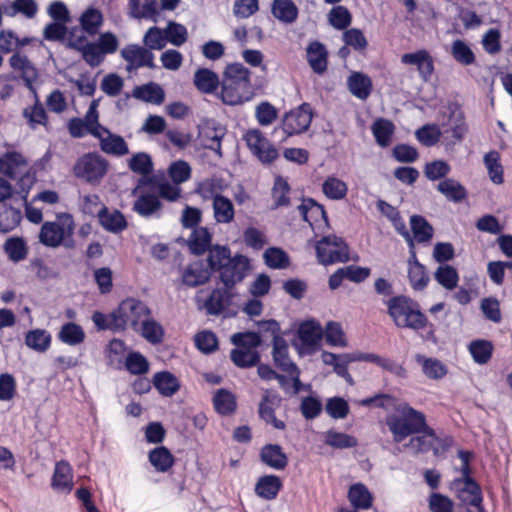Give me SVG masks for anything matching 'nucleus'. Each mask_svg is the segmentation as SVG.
<instances>
[{
    "mask_svg": "<svg viewBox=\"0 0 512 512\" xmlns=\"http://www.w3.org/2000/svg\"><path fill=\"white\" fill-rule=\"evenodd\" d=\"M150 315L151 310L144 302L127 298L109 314L94 312L92 320L98 330L122 332L130 326L134 331H138L143 319Z\"/></svg>",
    "mask_w": 512,
    "mask_h": 512,
    "instance_id": "obj_1",
    "label": "nucleus"
},
{
    "mask_svg": "<svg viewBox=\"0 0 512 512\" xmlns=\"http://www.w3.org/2000/svg\"><path fill=\"white\" fill-rule=\"evenodd\" d=\"M207 262L211 270L219 272L222 284L232 289L244 280L249 269L248 258L240 254L232 257L227 246H213L209 250Z\"/></svg>",
    "mask_w": 512,
    "mask_h": 512,
    "instance_id": "obj_2",
    "label": "nucleus"
},
{
    "mask_svg": "<svg viewBox=\"0 0 512 512\" xmlns=\"http://www.w3.org/2000/svg\"><path fill=\"white\" fill-rule=\"evenodd\" d=\"M386 425L395 443H401L408 436L419 433L434 436V430L428 426L424 413L407 403L399 404L396 413L386 417Z\"/></svg>",
    "mask_w": 512,
    "mask_h": 512,
    "instance_id": "obj_3",
    "label": "nucleus"
},
{
    "mask_svg": "<svg viewBox=\"0 0 512 512\" xmlns=\"http://www.w3.org/2000/svg\"><path fill=\"white\" fill-rule=\"evenodd\" d=\"M388 314L399 328L421 330L428 324L427 317L420 311L419 304L411 298L400 295L387 301Z\"/></svg>",
    "mask_w": 512,
    "mask_h": 512,
    "instance_id": "obj_4",
    "label": "nucleus"
},
{
    "mask_svg": "<svg viewBox=\"0 0 512 512\" xmlns=\"http://www.w3.org/2000/svg\"><path fill=\"white\" fill-rule=\"evenodd\" d=\"M75 230V223L70 214L63 213L57 216L56 221H47L43 223L39 241L47 247L56 248L64 245L67 248L74 246L72 236Z\"/></svg>",
    "mask_w": 512,
    "mask_h": 512,
    "instance_id": "obj_5",
    "label": "nucleus"
},
{
    "mask_svg": "<svg viewBox=\"0 0 512 512\" xmlns=\"http://www.w3.org/2000/svg\"><path fill=\"white\" fill-rule=\"evenodd\" d=\"M458 457L461 460L460 472L462 477L453 481V489L462 503L476 507L479 512H482L481 488L478 483L470 477L469 461L471 453L468 451H459Z\"/></svg>",
    "mask_w": 512,
    "mask_h": 512,
    "instance_id": "obj_6",
    "label": "nucleus"
},
{
    "mask_svg": "<svg viewBox=\"0 0 512 512\" xmlns=\"http://www.w3.org/2000/svg\"><path fill=\"white\" fill-rule=\"evenodd\" d=\"M108 170V161L97 152H90L77 159L73 167L75 177L91 185L101 182Z\"/></svg>",
    "mask_w": 512,
    "mask_h": 512,
    "instance_id": "obj_7",
    "label": "nucleus"
},
{
    "mask_svg": "<svg viewBox=\"0 0 512 512\" xmlns=\"http://www.w3.org/2000/svg\"><path fill=\"white\" fill-rule=\"evenodd\" d=\"M315 248L318 262L323 265L345 263L350 260L347 243L336 235L322 237Z\"/></svg>",
    "mask_w": 512,
    "mask_h": 512,
    "instance_id": "obj_8",
    "label": "nucleus"
},
{
    "mask_svg": "<svg viewBox=\"0 0 512 512\" xmlns=\"http://www.w3.org/2000/svg\"><path fill=\"white\" fill-rule=\"evenodd\" d=\"M204 293L205 290L199 291L197 296L198 307L205 310L206 314L210 316H219L225 313L236 296L234 289L224 285L223 287L212 289L206 298H201L200 295Z\"/></svg>",
    "mask_w": 512,
    "mask_h": 512,
    "instance_id": "obj_9",
    "label": "nucleus"
},
{
    "mask_svg": "<svg viewBox=\"0 0 512 512\" xmlns=\"http://www.w3.org/2000/svg\"><path fill=\"white\" fill-rule=\"evenodd\" d=\"M150 183V179L140 178L136 187L132 190V195L136 197L132 210L144 218L160 217L162 203L159 197L150 191L143 189Z\"/></svg>",
    "mask_w": 512,
    "mask_h": 512,
    "instance_id": "obj_10",
    "label": "nucleus"
},
{
    "mask_svg": "<svg viewBox=\"0 0 512 512\" xmlns=\"http://www.w3.org/2000/svg\"><path fill=\"white\" fill-rule=\"evenodd\" d=\"M244 140L252 152L262 163L269 164L278 157L277 149L269 142L259 129H250Z\"/></svg>",
    "mask_w": 512,
    "mask_h": 512,
    "instance_id": "obj_11",
    "label": "nucleus"
},
{
    "mask_svg": "<svg viewBox=\"0 0 512 512\" xmlns=\"http://www.w3.org/2000/svg\"><path fill=\"white\" fill-rule=\"evenodd\" d=\"M312 108L308 103L286 113L282 119V130L287 136L305 132L312 121Z\"/></svg>",
    "mask_w": 512,
    "mask_h": 512,
    "instance_id": "obj_12",
    "label": "nucleus"
},
{
    "mask_svg": "<svg viewBox=\"0 0 512 512\" xmlns=\"http://www.w3.org/2000/svg\"><path fill=\"white\" fill-rule=\"evenodd\" d=\"M9 65L13 71L19 74V77L23 80L27 89L34 95V97L37 98V91L34 87V83L37 81L39 73L35 65L26 55L19 52H15L9 58Z\"/></svg>",
    "mask_w": 512,
    "mask_h": 512,
    "instance_id": "obj_13",
    "label": "nucleus"
},
{
    "mask_svg": "<svg viewBox=\"0 0 512 512\" xmlns=\"http://www.w3.org/2000/svg\"><path fill=\"white\" fill-rule=\"evenodd\" d=\"M121 56L127 63H129V69L131 67H148L151 69L155 68L153 53L149 49L141 47L137 44H130L125 46L121 50Z\"/></svg>",
    "mask_w": 512,
    "mask_h": 512,
    "instance_id": "obj_14",
    "label": "nucleus"
},
{
    "mask_svg": "<svg viewBox=\"0 0 512 512\" xmlns=\"http://www.w3.org/2000/svg\"><path fill=\"white\" fill-rule=\"evenodd\" d=\"M443 133H451L455 141L460 142L466 132L467 125L462 110L456 105L449 106V116L446 121L442 122Z\"/></svg>",
    "mask_w": 512,
    "mask_h": 512,
    "instance_id": "obj_15",
    "label": "nucleus"
},
{
    "mask_svg": "<svg viewBox=\"0 0 512 512\" xmlns=\"http://www.w3.org/2000/svg\"><path fill=\"white\" fill-rule=\"evenodd\" d=\"M96 138L100 142L101 150L106 154L120 157L129 153V148L124 138L113 134L108 128L103 129L100 137Z\"/></svg>",
    "mask_w": 512,
    "mask_h": 512,
    "instance_id": "obj_16",
    "label": "nucleus"
},
{
    "mask_svg": "<svg viewBox=\"0 0 512 512\" xmlns=\"http://www.w3.org/2000/svg\"><path fill=\"white\" fill-rule=\"evenodd\" d=\"M401 62L406 65L416 66L420 76L424 80H428L434 71L433 58L426 50L403 54Z\"/></svg>",
    "mask_w": 512,
    "mask_h": 512,
    "instance_id": "obj_17",
    "label": "nucleus"
},
{
    "mask_svg": "<svg viewBox=\"0 0 512 512\" xmlns=\"http://www.w3.org/2000/svg\"><path fill=\"white\" fill-rule=\"evenodd\" d=\"M272 357L275 366L283 372L295 371L297 365L291 360L289 345L283 337L272 339Z\"/></svg>",
    "mask_w": 512,
    "mask_h": 512,
    "instance_id": "obj_18",
    "label": "nucleus"
},
{
    "mask_svg": "<svg viewBox=\"0 0 512 512\" xmlns=\"http://www.w3.org/2000/svg\"><path fill=\"white\" fill-rule=\"evenodd\" d=\"M182 283L188 287H197L207 283L211 277L210 271L200 261L187 265L182 271Z\"/></svg>",
    "mask_w": 512,
    "mask_h": 512,
    "instance_id": "obj_19",
    "label": "nucleus"
},
{
    "mask_svg": "<svg viewBox=\"0 0 512 512\" xmlns=\"http://www.w3.org/2000/svg\"><path fill=\"white\" fill-rule=\"evenodd\" d=\"M4 15L15 17L22 15L27 19H33L38 13V4L35 0H12L3 2Z\"/></svg>",
    "mask_w": 512,
    "mask_h": 512,
    "instance_id": "obj_20",
    "label": "nucleus"
},
{
    "mask_svg": "<svg viewBox=\"0 0 512 512\" xmlns=\"http://www.w3.org/2000/svg\"><path fill=\"white\" fill-rule=\"evenodd\" d=\"M213 217L217 223L229 224L234 220L235 210L232 201L216 193L212 197Z\"/></svg>",
    "mask_w": 512,
    "mask_h": 512,
    "instance_id": "obj_21",
    "label": "nucleus"
},
{
    "mask_svg": "<svg viewBox=\"0 0 512 512\" xmlns=\"http://www.w3.org/2000/svg\"><path fill=\"white\" fill-rule=\"evenodd\" d=\"M250 87L235 84L230 80H222L220 98L227 105H238L248 99Z\"/></svg>",
    "mask_w": 512,
    "mask_h": 512,
    "instance_id": "obj_22",
    "label": "nucleus"
},
{
    "mask_svg": "<svg viewBox=\"0 0 512 512\" xmlns=\"http://www.w3.org/2000/svg\"><path fill=\"white\" fill-rule=\"evenodd\" d=\"M98 219L101 226L112 233H120L127 227L124 215L118 210L110 211L107 207H102L98 212Z\"/></svg>",
    "mask_w": 512,
    "mask_h": 512,
    "instance_id": "obj_23",
    "label": "nucleus"
},
{
    "mask_svg": "<svg viewBox=\"0 0 512 512\" xmlns=\"http://www.w3.org/2000/svg\"><path fill=\"white\" fill-rule=\"evenodd\" d=\"M132 96L135 99L155 105H160L165 100L163 88L154 82L136 86L132 91Z\"/></svg>",
    "mask_w": 512,
    "mask_h": 512,
    "instance_id": "obj_24",
    "label": "nucleus"
},
{
    "mask_svg": "<svg viewBox=\"0 0 512 512\" xmlns=\"http://www.w3.org/2000/svg\"><path fill=\"white\" fill-rule=\"evenodd\" d=\"M263 463L275 470H283L288 464V458L278 444H267L260 452Z\"/></svg>",
    "mask_w": 512,
    "mask_h": 512,
    "instance_id": "obj_25",
    "label": "nucleus"
},
{
    "mask_svg": "<svg viewBox=\"0 0 512 512\" xmlns=\"http://www.w3.org/2000/svg\"><path fill=\"white\" fill-rule=\"evenodd\" d=\"M193 84L201 93L213 94L217 90L220 80L214 71L208 68H199L194 73Z\"/></svg>",
    "mask_w": 512,
    "mask_h": 512,
    "instance_id": "obj_26",
    "label": "nucleus"
},
{
    "mask_svg": "<svg viewBox=\"0 0 512 512\" xmlns=\"http://www.w3.org/2000/svg\"><path fill=\"white\" fill-rule=\"evenodd\" d=\"M27 166L24 156L16 151L6 152L0 156V173L10 179H16L22 167Z\"/></svg>",
    "mask_w": 512,
    "mask_h": 512,
    "instance_id": "obj_27",
    "label": "nucleus"
},
{
    "mask_svg": "<svg viewBox=\"0 0 512 512\" xmlns=\"http://www.w3.org/2000/svg\"><path fill=\"white\" fill-rule=\"evenodd\" d=\"M436 189L441 193L448 201L459 203L467 198L466 188L457 180L453 178H445L441 180Z\"/></svg>",
    "mask_w": 512,
    "mask_h": 512,
    "instance_id": "obj_28",
    "label": "nucleus"
},
{
    "mask_svg": "<svg viewBox=\"0 0 512 512\" xmlns=\"http://www.w3.org/2000/svg\"><path fill=\"white\" fill-rule=\"evenodd\" d=\"M72 467L67 461L61 460L55 464L52 477V487L59 491H71L73 488Z\"/></svg>",
    "mask_w": 512,
    "mask_h": 512,
    "instance_id": "obj_29",
    "label": "nucleus"
},
{
    "mask_svg": "<svg viewBox=\"0 0 512 512\" xmlns=\"http://www.w3.org/2000/svg\"><path fill=\"white\" fill-rule=\"evenodd\" d=\"M347 86L350 93L361 100H366L372 91L371 78L361 72H353L347 79Z\"/></svg>",
    "mask_w": 512,
    "mask_h": 512,
    "instance_id": "obj_30",
    "label": "nucleus"
},
{
    "mask_svg": "<svg viewBox=\"0 0 512 512\" xmlns=\"http://www.w3.org/2000/svg\"><path fill=\"white\" fill-rule=\"evenodd\" d=\"M307 61L315 73H324L327 70V50L325 46L318 41L311 42L307 47Z\"/></svg>",
    "mask_w": 512,
    "mask_h": 512,
    "instance_id": "obj_31",
    "label": "nucleus"
},
{
    "mask_svg": "<svg viewBox=\"0 0 512 512\" xmlns=\"http://www.w3.org/2000/svg\"><path fill=\"white\" fill-rule=\"evenodd\" d=\"M211 240L212 235L206 227H196L188 239V246L193 254L202 255L213 247Z\"/></svg>",
    "mask_w": 512,
    "mask_h": 512,
    "instance_id": "obj_32",
    "label": "nucleus"
},
{
    "mask_svg": "<svg viewBox=\"0 0 512 512\" xmlns=\"http://www.w3.org/2000/svg\"><path fill=\"white\" fill-rule=\"evenodd\" d=\"M298 336L302 345L306 348H314L319 344L323 336V330L315 321L303 322L298 329Z\"/></svg>",
    "mask_w": 512,
    "mask_h": 512,
    "instance_id": "obj_33",
    "label": "nucleus"
},
{
    "mask_svg": "<svg viewBox=\"0 0 512 512\" xmlns=\"http://www.w3.org/2000/svg\"><path fill=\"white\" fill-rule=\"evenodd\" d=\"M137 332H139L147 342L153 345L160 344L165 335L163 326L153 319L151 315L143 319Z\"/></svg>",
    "mask_w": 512,
    "mask_h": 512,
    "instance_id": "obj_34",
    "label": "nucleus"
},
{
    "mask_svg": "<svg viewBox=\"0 0 512 512\" xmlns=\"http://www.w3.org/2000/svg\"><path fill=\"white\" fill-rule=\"evenodd\" d=\"M271 12L280 22L292 24L297 20L299 11L292 0H274Z\"/></svg>",
    "mask_w": 512,
    "mask_h": 512,
    "instance_id": "obj_35",
    "label": "nucleus"
},
{
    "mask_svg": "<svg viewBox=\"0 0 512 512\" xmlns=\"http://www.w3.org/2000/svg\"><path fill=\"white\" fill-rule=\"evenodd\" d=\"M298 211L303 219L311 226L320 220L325 222L328 220L324 207L311 198L304 199L298 206Z\"/></svg>",
    "mask_w": 512,
    "mask_h": 512,
    "instance_id": "obj_36",
    "label": "nucleus"
},
{
    "mask_svg": "<svg viewBox=\"0 0 512 512\" xmlns=\"http://www.w3.org/2000/svg\"><path fill=\"white\" fill-rule=\"evenodd\" d=\"M282 487L281 480L276 475H265L259 478L255 486L256 494L266 500L275 499Z\"/></svg>",
    "mask_w": 512,
    "mask_h": 512,
    "instance_id": "obj_37",
    "label": "nucleus"
},
{
    "mask_svg": "<svg viewBox=\"0 0 512 512\" xmlns=\"http://www.w3.org/2000/svg\"><path fill=\"white\" fill-rule=\"evenodd\" d=\"M51 340V334L45 329L30 330L25 336V344L39 353H44L50 348Z\"/></svg>",
    "mask_w": 512,
    "mask_h": 512,
    "instance_id": "obj_38",
    "label": "nucleus"
},
{
    "mask_svg": "<svg viewBox=\"0 0 512 512\" xmlns=\"http://www.w3.org/2000/svg\"><path fill=\"white\" fill-rule=\"evenodd\" d=\"M79 22L84 32L94 36L103 24V15L100 10L89 7L81 14Z\"/></svg>",
    "mask_w": 512,
    "mask_h": 512,
    "instance_id": "obj_39",
    "label": "nucleus"
},
{
    "mask_svg": "<svg viewBox=\"0 0 512 512\" xmlns=\"http://www.w3.org/2000/svg\"><path fill=\"white\" fill-rule=\"evenodd\" d=\"M371 130L377 144L381 147H387L391 143V138L394 133L395 126L390 120L379 118L375 120Z\"/></svg>",
    "mask_w": 512,
    "mask_h": 512,
    "instance_id": "obj_40",
    "label": "nucleus"
},
{
    "mask_svg": "<svg viewBox=\"0 0 512 512\" xmlns=\"http://www.w3.org/2000/svg\"><path fill=\"white\" fill-rule=\"evenodd\" d=\"M153 384L163 396H172L179 390L177 378L170 372H158L153 377Z\"/></svg>",
    "mask_w": 512,
    "mask_h": 512,
    "instance_id": "obj_41",
    "label": "nucleus"
},
{
    "mask_svg": "<svg viewBox=\"0 0 512 512\" xmlns=\"http://www.w3.org/2000/svg\"><path fill=\"white\" fill-rule=\"evenodd\" d=\"M70 47L81 52L83 60L91 67H97L104 61L105 55L96 42H88L82 46H78L77 43H71Z\"/></svg>",
    "mask_w": 512,
    "mask_h": 512,
    "instance_id": "obj_42",
    "label": "nucleus"
},
{
    "mask_svg": "<svg viewBox=\"0 0 512 512\" xmlns=\"http://www.w3.org/2000/svg\"><path fill=\"white\" fill-rule=\"evenodd\" d=\"M232 362L240 368H249L259 364L260 354L254 349L235 348L231 351Z\"/></svg>",
    "mask_w": 512,
    "mask_h": 512,
    "instance_id": "obj_43",
    "label": "nucleus"
},
{
    "mask_svg": "<svg viewBox=\"0 0 512 512\" xmlns=\"http://www.w3.org/2000/svg\"><path fill=\"white\" fill-rule=\"evenodd\" d=\"M411 230L418 243L429 242L433 237V227L421 215H412L410 218Z\"/></svg>",
    "mask_w": 512,
    "mask_h": 512,
    "instance_id": "obj_44",
    "label": "nucleus"
},
{
    "mask_svg": "<svg viewBox=\"0 0 512 512\" xmlns=\"http://www.w3.org/2000/svg\"><path fill=\"white\" fill-rule=\"evenodd\" d=\"M58 338L65 344L76 346L84 341L85 332L80 325L68 322L61 327Z\"/></svg>",
    "mask_w": 512,
    "mask_h": 512,
    "instance_id": "obj_45",
    "label": "nucleus"
},
{
    "mask_svg": "<svg viewBox=\"0 0 512 512\" xmlns=\"http://www.w3.org/2000/svg\"><path fill=\"white\" fill-rule=\"evenodd\" d=\"M149 461L157 471L166 472L172 467L174 457L166 447L161 446L150 451Z\"/></svg>",
    "mask_w": 512,
    "mask_h": 512,
    "instance_id": "obj_46",
    "label": "nucleus"
},
{
    "mask_svg": "<svg viewBox=\"0 0 512 512\" xmlns=\"http://www.w3.org/2000/svg\"><path fill=\"white\" fill-rule=\"evenodd\" d=\"M4 251L10 261L18 263L27 257L28 249L25 241L20 237H10L4 243Z\"/></svg>",
    "mask_w": 512,
    "mask_h": 512,
    "instance_id": "obj_47",
    "label": "nucleus"
},
{
    "mask_svg": "<svg viewBox=\"0 0 512 512\" xmlns=\"http://www.w3.org/2000/svg\"><path fill=\"white\" fill-rule=\"evenodd\" d=\"M20 210L7 206L5 204L0 206V232L8 233L15 229L21 221Z\"/></svg>",
    "mask_w": 512,
    "mask_h": 512,
    "instance_id": "obj_48",
    "label": "nucleus"
},
{
    "mask_svg": "<svg viewBox=\"0 0 512 512\" xmlns=\"http://www.w3.org/2000/svg\"><path fill=\"white\" fill-rule=\"evenodd\" d=\"M415 359L422 366L423 373L430 379H440L447 372L445 366L438 359L426 358L420 354H417Z\"/></svg>",
    "mask_w": 512,
    "mask_h": 512,
    "instance_id": "obj_49",
    "label": "nucleus"
},
{
    "mask_svg": "<svg viewBox=\"0 0 512 512\" xmlns=\"http://www.w3.org/2000/svg\"><path fill=\"white\" fill-rule=\"evenodd\" d=\"M348 498L355 508L368 509L372 505V496L366 486L361 483L350 487Z\"/></svg>",
    "mask_w": 512,
    "mask_h": 512,
    "instance_id": "obj_50",
    "label": "nucleus"
},
{
    "mask_svg": "<svg viewBox=\"0 0 512 512\" xmlns=\"http://www.w3.org/2000/svg\"><path fill=\"white\" fill-rule=\"evenodd\" d=\"M128 167L132 172L142 175L141 178H146L153 171V161L149 154L138 152L128 160Z\"/></svg>",
    "mask_w": 512,
    "mask_h": 512,
    "instance_id": "obj_51",
    "label": "nucleus"
},
{
    "mask_svg": "<svg viewBox=\"0 0 512 512\" xmlns=\"http://www.w3.org/2000/svg\"><path fill=\"white\" fill-rule=\"evenodd\" d=\"M213 405L219 414L229 415L236 409V400L230 391L219 389L213 397Z\"/></svg>",
    "mask_w": 512,
    "mask_h": 512,
    "instance_id": "obj_52",
    "label": "nucleus"
},
{
    "mask_svg": "<svg viewBox=\"0 0 512 512\" xmlns=\"http://www.w3.org/2000/svg\"><path fill=\"white\" fill-rule=\"evenodd\" d=\"M222 80H230L235 84L250 87V71L241 63L229 64Z\"/></svg>",
    "mask_w": 512,
    "mask_h": 512,
    "instance_id": "obj_53",
    "label": "nucleus"
},
{
    "mask_svg": "<svg viewBox=\"0 0 512 512\" xmlns=\"http://www.w3.org/2000/svg\"><path fill=\"white\" fill-rule=\"evenodd\" d=\"M129 8L134 18H152L157 14V0H129Z\"/></svg>",
    "mask_w": 512,
    "mask_h": 512,
    "instance_id": "obj_54",
    "label": "nucleus"
},
{
    "mask_svg": "<svg viewBox=\"0 0 512 512\" xmlns=\"http://www.w3.org/2000/svg\"><path fill=\"white\" fill-rule=\"evenodd\" d=\"M434 278L447 290L456 288L459 280L457 270L450 265H440L434 273Z\"/></svg>",
    "mask_w": 512,
    "mask_h": 512,
    "instance_id": "obj_55",
    "label": "nucleus"
},
{
    "mask_svg": "<svg viewBox=\"0 0 512 512\" xmlns=\"http://www.w3.org/2000/svg\"><path fill=\"white\" fill-rule=\"evenodd\" d=\"M325 443L336 449L353 448L358 445V441L354 436L333 430L326 432Z\"/></svg>",
    "mask_w": 512,
    "mask_h": 512,
    "instance_id": "obj_56",
    "label": "nucleus"
},
{
    "mask_svg": "<svg viewBox=\"0 0 512 512\" xmlns=\"http://www.w3.org/2000/svg\"><path fill=\"white\" fill-rule=\"evenodd\" d=\"M451 55L456 62L465 66L472 65L475 62L474 52L470 46L461 39H457L452 43Z\"/></svg>",
    "mask_w": 512,
    "mask_h": 512,
    "instance_id": "obj_57",
    "label": "nucleus"
},
{
    "mask_svg": "<svg viewBox=\"0 0 512 512\" xmlns=\"http://www.w3.org/2000/svg\"><path fill=\"white\" fill-rule=\"evenodd\" d=\"M265 264L273 269H284L289 265V257L281 248L270 247L263 254Z\"/></svg>",
    "mask_w": 512,
    "mask_h": 512,
    "instance_id": "obj_58",
    "label": "nucleus"
},
{
    "mask_svg": "<svg viewBox=\"0 0 512 512\" xmlns=\"http://www.w3.org/2000/svg\"><path fill=\"white\" fill-rule=\"evenodd\" d=\"M322 190L328 198L340 200L346 196L348 188L344 181L335 177H328L322 185Z\"/></svg>",
    "mask_w": 512,
    "mask_h": 512,
    "instance_id": "obj_59",
    "label": "nucleus"
},
{
    "mask_svg": "<svg viewBox=\"0 0 512 512\" xmlns=\"http://www.w3.org/2000/svg\"><path fill=\"white\" fill-rule=\"evenodd\" d=\"M329 23L337 30L346 29L352 21V15L349 10L345 6H335L333 7L329 14Z\"/></svg>",
    "mask_w": 512,
    "mask_h": 512,
    "instance_id": "obj_60",
    "label": "nucleus"
},
{
    "mask_svg": "<svg viewBox=\"0 0 512 512\" xmlns=\"http://www.w3.org/2000/svg\"><path fill=\"white\" fill-rule=\"evenodd\" d=\"M143 42L149 50L163 49L167 43L165 29L161 30L157 26L149 28L143 37Z\"/></svg>",
    "mask_w": 512,
    "mask_h": 512,
    "instance_id": "obj_61",
    "label": "nucleus"
},
{
    "mask_svg": "<svg viewBox=\"0 0 512 512\" xmlns=\"http://www.w3.org/2000/svg\"><path fill=\"white\" fill-rule=\"evenodd\" d=\"M484 164L489 172V177L495 184L503 182V169L499 162V154L496 151H490L484 156Z\"/></svg>",
    "mask_w": 512,
    "mask_h": 512,
    "instance_id": "obj_62",
    "label": "nucleus"
},
{
    "mask_svg": "<svg viewBox=\"0 0 512 512\" xmlns=\"http://www.w3.org/2000/svg\"><path fill=\"white\" fill-rule=\"evenodd\" d=\"M443 132L437 125L426 124L419 128L415 135L417 140L424 146H434L441 138Z\"/></svg>",
    "mask_w": 512,
    "mask_h": 512,
    "instance_id": "obj_63",
    "label": "nucleus"
},
{
    "mask_svg": "<svg viewBox=\"0 0 512 512\" xmlns=\"http://www.w3.org/2000/svg\"><path fill=\"white\" fill-rule=\"evenodd\" d=\"M450 171V165L444 160H434L427 163L424 167V175L430 181L443 180L447 178L446 176Z\"/></svg>",
    "mask_w": 512,
    "mask_h": 512,
    "instance_id": "obj_64",
    "label": "nucleus"
}]
</instances>
